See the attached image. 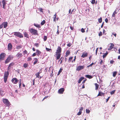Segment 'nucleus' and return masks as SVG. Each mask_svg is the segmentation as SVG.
<instances>
[{"label": "nucleus", "instance_id": "nucleus-1", "mask_svg": "<svg viewBox=\"0 0 120 120\" xmlns=\"http://www.w3.org/2000/svg\"><path fill=\"white\" fill-rule=\"evenodd\" d=\"M29 31L32 35H38V31L33 28H30L29 29Z\"/></svg>", "mask_w": 120, "mask_h": 120}, {"label": "nucleus", "instance_id": "nucleus-2", "mask_svg": "<svg viewBox=\"0 0 120 120\" xmlns=\"http://www.w3.org/2000/svg\"><path fill=\"white\" fill-rule=\"evenodd\" d=\"M9 74V73L8 71L5 72L4 78V82L5 83L6 82Z\"/></svg>", "mask_w": 120, "mask_h": 120}, {"label": "nucleus", "instance_id": "nucleus-3", "mask_svg": "<svg viewBox=\"0 0 120 120\" xmlns=\"http://www.w3.org/2000/svg\"><path fill=\"white\" fill-rule=\"evenodd\" d=\"M13 57L12 55H9L7 58L6 59L5 61V64L8 63L10 62L11 60L13 59Z\"/></svg>", "mask_w": 120, "mask_h": 120}, {"label": "nucleus", "instance_id": "nucleus-4", "mask_svg": "<svg viewBox=\"0 0 120 120\" xmlns=\"http://www.w3.org/2000/svg\"><path fill=\"white\" fill-rule=\"evenodd\" d=\"M14 34L17 37L21 38L23 37V36L22 34L19 32H15L14 33Z\"/></svg>", "mask_w": 120, "mask_h": 120}, {"label": "nucleus", "instance_id": "nucleus-5", "mask_svg": "<svg viewBox=\"0 0 120 120\" xmlns=\"http://www.w3.org/2000/svg\"><path fill=\"white\" fill-rule=\"evenodd\" d=\"M3 101L4 104L6 105L7 106H9L10 105V102L8 99H6L3 98Z\"/></svg>", "mask_w": 120, "mask_h": 120}, {"label": "nucleus", "instance_id": "nucleus-6", "mask_svg": "<svg viewBox=\"0 0 120 120\" xmlns=\"http://www.w3.org/2000/svg\"><path fill=\"white\" fill-rule=\"evenodd\" d=\"M6 54L4 53L3 52L1 53L0 55V60H4L5 57L6 56Z\"/></svg>", "mask_w": 120, "mask_h": 120}, {"label": "nucleus", "instance_id": "nucleus-7", "mask_svg": "<svg viewBox=\"0 0 120 120\" xmlns=\"http://www.w3.org/2000/svg\"><path fill=\"white\" fill-rule=\"evenodd\" d=\"M7 1L5 0H3L2 1L3 4V8L5 9L6 8V5L7 4Z\"/></svg>", "mask_w": 120, "mask_h": 120}, {"label": "nucleus", "instance_id": "nucleus-8", "mask_svg": "<svg viewBox=\"0 0 120 120\" xmlns=\"http://www.w3.org/2000/svg\"><path fill=\"white\" fill-rule=\"evenodd\" d=\"M11 81L13 83L16 84L17 83L18 80L16 78H14L11 80Z\"/></svg>", "mask_w": 120, "mask_h": 120}, {"label": "nucleus", "instance_id": "nucleus-9", "mask_svg": "<svg viewBox=\"0 0 120 120\" xmlns=\"http://www.w3.org/2000/svg\"><path fill=\"white\" fill-rule=\"evenodd\" d=\"M85 67L84 66H78L76 69V70L78 71H79L84 68Z\"/></svg>", "mask_w": 120, "mask_h": 120}, {"label": "nucleus", "instance_id": "nucleus-10", "mask_svg": "<svg viewBox=\"0 0 120 120\" xmlns=\"http://www.w3.org/2000/svg\"><path fill=\"white\" fill-rule=\"evenodd\" d=\"M64 91V88H60L58 90V92L59 94H63Z\"/></svg>", "mask_w": 120, "mask_h": 120}, {"label": "nucleus", "instance_id": "nucleus-11", "mask_svg": "<svg viewBox=\"0 0 120 120\" xmlns=\"http://www.w3.org/2000/svg\"><path fill=\"white\" fill-rule=\"evenodd\" d=\"M61 48L60 47L58 46V48L56 50V53H61Z\"/></svg>", "mask_w": 120, "mask_h": 120}, {"label": "nucleus", "instance_id": "nucleus-12", "mask_svg": "<svg viewBox=\"0 0 120 120\" xmlns=\"http://www.w3.org/2000/svg\"><path fill=\"white\" fill-rule=\"evenodd\" d=\"M16 57L19 59L20 58L22 57L23 56V55L22 53L18 52L16 55Z\"/></svg>", "mask_w": 120, "mask_h": 120}, {"label": "nucleus", "instance_id": "nucleus-13", "mask_svg": "<svg viewBox=\"0 0 120 120\" xmlns=\"http://www.w3.org/2000/svg\"><path fill=\"white\" fill-rule=\"evenodd\" d=\"M12 45L10 43L8 44V50H11L12 49Z\"/></svg>", "mask_w": 120, "mask_h": 120}, {"label": "nucleus", "instance_id": "nucleus-14", "mask_svg": "<svg viewBox=\"0 0 120 120\" xmlns=\"http://www.w3.org/2000/svg\"><path fill=\"white\" fill-rule=\"evenodd\" d=\"M61 55V53H56V60H58L60 57Z\"/></svg>", "mask_w": 120, "mask_h": 120}, {"label": "nucleus", "instance_id": "nucleus-15", "mask_svg": "<svg viewBox=\"0 0 120 120\" xmlns=\"http://www.w3.org/2000/svg\"><path fill=\"white\" fill-rule=\"evenodd\" d=\"M110 45L109 47V48L108 49L109 50H111L112 49L114 46V44L112 43H110Z\"/></svg>", "mask_w": 120, "mask_h": 120}, {"label": "nucleus", "instance_id": "nucleus-16", "mask_svg": "<svg viewBox=\"0 0 120 120\" xmlns=\"http://www.w3.org/2000/svg\"><path fill=\"white\" fill-rule=\"evenodd\" d=\"M23 34L24 37L28 38H29V34L27 32H24Z\"/></svg>", "mask_w": 120, "mask_h": 120}, {"label": "nucleus", "instance_id": "nucleus-17", "mask_svg": "<svg viewBox=\"0 0 120 120\" xmlns=\"http://www.w3.org/2000/svg\"><path fill=\"white\" fill-rule=\"evenodd\" d=\"M88 55V53L87 52H84L82 53L81 56V57L83 58H84L85 57H86Z\"/></svg>", "mask_w": 120, "mask_h": 120}, {"label": "nucleus", "instance_id": "nucleus-18", "mask_svg": "<svg viewBox=\"0 0 120 120\" xmlns=\"http://www.w3.org/2000/svg\"><path fill=\"white\" fill-rule=\"evenodd\" d=\"M41 53V52L39 50H36V53L37 56H39Z\"/></svg>", "mask_w": 120, "mask_h": 120}, {"label": "nucleus", "instance_id": "nucleus-19", "mask_svg": "<svg viewBox=\"0 0 120 120\" xmlns=\"http://www.w3.org/2000/svg\"><path fill=\"white\" fill-rule=\"evenodd\" d=\"M14 64H15L13 62L11 63L9 65L8 68V70L10 69L11 68V66H13Z\"/></svg>", "mask_w": 120, "mask_h": 120}, {"label": "nucleus", "instance_id": "nucleus-20", "mask_svg": "<svg viewBox=\"0 0 120 120\" xmlns=\"http://www.w3.org/2000/svg\"><path fill=\"white\" fill-rule=\"evenodd\" d=\"M70 51L69 50H67L66 53V55L65 56L66 57H67L70 54Z\"/></svg>", "mask_w": 120, "mask_h": 120}, {"label": "nucleus", "instance_id": "nucleus-21", "mask_svg": "<svg viewBox=\"0 0 120 120\" xmlns=\"http://www.w3.org/2000/svg\"><path fill=\"white\" fill-rule=\"evenodd\" d=\"M104 93H103L101 92H99L97 96H102L103 95L104 96Z\"/></svg>", "mask_w": 120, "mask_h": 120}, {"label": "nucleus", "instance_id": "nucleus-22", "mask_svg": "<svg viewBox=\"0 0 120 120\" xmlns=\"http://www.w3.org/2000/svg\"><path fill=\"white\" fill-rule=\"evenodd\" d=\"M2 23L3 24L4 27V28H6L8 26V22H3Z\"/></svg>", "mask_w": 120, "mask_h": 120}, {"label": "nucleus", "instance_id": "nucleus-23", "mask_svg": "<svg viewBox=\"0 0 120 120\" xmlns=\"http://www.w3.org/2000/svg\"><path fill=\"white\" fill-rule=\"evenodd\" d=\"M84 78L83 77H81L79 79L78 81V83H80L81 81L84 79Z\"/></svg>", "mask_w": 120, "mask_h": 120}, {"label": "nucleus", "instance_id": "nucleus-24", "mask_svg": "<svg viewBox=\"0 0 120 120\" xmlns=\"http://www.w3.org/2000/svg\"><path fill=\"white\" fill-rule=\"evenodd\" d=\"M41 73V72H40V71L39 72H37L35 74V75H36V77L38 78H39V74Z\"/></svg>", "mask_w": 120, "mask_h": 120}, {"label": "nucleus", "instance_id": "nucleus-25", "mask_svg": "<svg viewBox=\"0 0 120 120\" xmlns=\"http://www.w3.org/2000/svg\"><path fill=\"white\" fill-rule=\"evenodd\" d=\"M94 85L95 86V89L98 90L99 88V85L97 83H95Z\"/></svg>", "mask_w": 120, "mask_h": 120}, {"label": "nucleus", "instance_id": "nucleus-26", "mask_svg": "<svg viewBox=\"0 0 120 120\" xmlns=\"http://www.w3.org/2000/svg\"><path fill=\"white\" fill-rule=\"evenodd\" d=\"M85 77L89 79H91L93 77L92 76L89 75H86L85 76Z\"/></svg>", "mask_w": 120, "mask_h": 120}, {"label": "nucleus", "instance_id": "nucleus-27", "mask_svg": "<svg viewBox=\"0 0 120 120\" xmlns=\"http://www.w3.org/2000/svg\"><path fill=\"white\" fill-rule=\"evenodd\" d=\"M116 10L115 11H114V12L113 13L112 15V16L113 17H115V14H116L117 13V12L116 11Z\"/></svg>", "mask_w": 120, "mask_h": 120}, {"label": "nucleus", "instance_id": "nucleus-28", "mask_svg": "<svg viewBox=\"0 0 120 120\" xmlns=\"http://www.w3.org/2000/svg\"><path fill=\"white\" fill-rule=\"evenodd\" d=\"M108 54V52L107 51L106 53H104L103 55V58H104L106 57V56Z\"/></svg>", "mask_w": 120, "mask_h": 120}, {"label": "nucleus", "instance_id": "nucleus-29", "mask_svg": "<svg viewBox=\"0 0 120 120\" xmlns=\"http://www.w3.org/2000/svg\"><path fill=\"white\" fill-rule=\"evenodd\" d=\"M34 26H36V27H38V28H41V26L40 25L38 24H34Z\"/></svg>", "mask_w": 120, "mask_h": 120}, {"label": "nucleus", "instance_id": "nucleus-30", "mask_svg": "<svg viewBox=\"0 0 120 120\" xmlns=\"http://www.w3.org/2000/svg\"><path fill=\"white\" fill-rule=\"evenodd\" d=\"M56 13L54 15L53 17V21L56 22Z\"/></svg>", "mask_w": 120, "mask_h": 120}, {"label": "nucleus", "instance_id": "nucleus-31", "mask_svg": "<svg viewBox=\"0 0 120 120\" xmlns=\"http://www.w3.org/2000/svg\"><path fill=\"white\" fill-rule=\"evenodd\" d=\"M117 72L116 71H114L113 73V77H115L117 74Z\"/></svg>", "mask_w": 120, "mask_h": 120}, {"label": "nucleus", "instance_id": "nucleus-32", "mask_svg": "<svg viewBox=\"0 0 120 120\" xmlns=\"http://www.w3.org/2000/svg\"><path fill=\"white\" fill-rule=\"evenodd\" d=\"M73 57H71L69 58L68 61L69 62H71L72 61V60L73 59Z\"/></svg>", "mask_w": 120, "mask_h": 120}, {"label": "nucleus", "instance_id": "nucleus-33", "mask_svg": "<svg viewBox=\"0 0 120 120\" xmlns=\"http://www.w3.org/2000/svg\"><path fill=\"white\" fill-rule=\"evenodd\" d=\"M28 65L27 63H25L24 64L23 67L25 68H26L28 67Z\"/></svg>", "mask_w": 120, "mask_h": 120}, {"label": "nucleus", "instance_id": "nucleus-34", "mask_svg": "<svg viewBox=\"0 0 120 120\" xmlns=\"http://www.w3.org/2000/svg\"><path fill=\"white\" fill-rule=\"evenodd\" d=\"M98 22L99 23H101L102 22V19L101 17L99 19H98Z\"/></svg>", "mask_w": 120, "mask_h": 120}, {"label": "nucleus", "instance_id": "nucleus-35", "mask_svg": "<svg viewBox=\"0 0 120 120\" xmlns=\"http://www.w3.org/2000/svg\"><path fill=\"white\" fill-rule=\"evenodd\" d=\"M45 22V20H43L41 23V25H43Z\"/></svg>", "mask_w": 120, "mask_h": 120}, {"label": "nucleus", "instance_id": "nucleus-36", "mask_svg": "<svg viewBox=\"0 0 120 120\" xmlns=\"http://www.w3.org/2000/svg\"><path fill=\"white\" fill-rule=\"evenodd\" d=\"M22 48V46L21 45H18L16 46V49H19Z\"/></svg>", "mask_w": 120, "mask_h": 120}, {"label": "nucleus", "instance_id": "nucleus-37", "mask_svg": "<svg viewBox=\"0 0 120 120\" xmlns=\"http://www.w3.org/2000/svg\"><path fill=\"white\" fill-rule=\"evenodd\" d=\"M46 50L47 51L50 52V51H52V49H49L47 47L46 48Z\"/></svg>", "mask_w": 120, "mask_h": 120}, {"label": "nucleus", "instance_id": "nucleus-38", "mask_svg": "<svg viewBox=\"0 0 120 120\" xmlns=\"http://www.w3.org/2000/svg\"><path fill=\"white\" fill-rule=\"evenodd\" d=\"M34 45L37 47H38L39 46V44L38 43H35L34 44Z\"/></svg>", "mask_w": 120, "mask_h": 120}, {"label": "nucleus", "instance_id": "nucleus-39", "mask_svg": "<svg viewBox=\"0 0 120 120\" xmlns=\"http://www.w3.org/2000/svg\"><path fill=\"white\" fill-rule=\"evenodd\" d=\"M38 10H39V11L41 12H43V9H42L41 8H39L38 9Z\"/></svg>", "mask_w": 120, "mask_h": 120}, {"label": "nucleus", "instance_id": "nucleus-40", "mask_svg": "<svg viewBox=\"0 0 120 120\" xmlns=\"http://www.w3.org/2000/svg\"><path fill=\"white\" fill-rule=\"evenodd\" d=\"M115 91H116L115 90L112 91L110 92V94H111V95H112V94H114L115 92Z\"/></svg>", "mask_w": 120, "mask_h": 120}, {"label": "nucleus", "instance_id": "nucleus-41", "mask_svg": "<svg viewBox=\"0 0 120 120\" xmlns=\"http://www.w3.org/2000/svg\"><path fill=\"white\" fill-rule=\"evenodd\" d=\"M63 69H61V68L59 70L58 73V75H59L60 74V73L62 71V70Z\"/></svg>", "mask_w": 120, "mask_h": 120}, {"label": "nucleus", "instance_id": "nucleus-42", "mask_svg": "<svg viewBox=\"0 0 120 120\" xmlns=\"http://www.w3.org/2000/svg\"><path fill=\"white\" fill-rule=\"evenodd\" d=\"M76 59V56H75L74 57V58L73 60H72L71 61L72 63H73L75 62V60Z\"/></svg>", "mask_w": 120, "mask_h": 120}, {"label": "nucleus", "instance_id": "nucleus-43", "mask_svg": "<svg viewBox=\"0 0 120 120\" xmlns=\"http://www.w3.org/2000/svg\"><path fill=\"white\" fill-rule=\"evenodd\" d=\"M90 112V111L88 109H86V112L87 113H89Z\"/></svg>", "mask_w": 120, "mask_h": 120}, {"label": "nucleus", "instance_id": "nucleus-44", "mask_svg": "<svg viewBox=\"0 0 120 120\" xmlns=\"http://www.w3.org/2000/svg\"><path fill=\"white\" fill-rule=\"evenodd\" d=\"M32 59V58H31L30 57H29L27 58V61H31V60Z\"/></svg>", "mask_w": 120, "mask_h": 120}, {"label": "nucleus", "instance_id": "nucleus-45", "mask_svg": "<svg viewBox=\"0 0 120 120\" xmlns=\"http://www.w3.org/2000/svg\"><path fill=\"white\" fill-rule=\"evenodd\" d=\"M94 64L93 63H92L91 64H90V65H89L88 66H87V67L88 68H89V67H90L91 66H92Z\"/></svg>", "mask_w": 120, "mask_h": 120}, {"label": "nucleus", "instance_id": "nucleus-46", "mask_svg": "<svg viewBox=\"0 0 120 120\" xmlns=\"http://www.w3.org/2000/svg\"><path fill=\"white\" fill-rule=\"evenodd\" d=\"M83 108L82 107H81V108L80 109H79V112H82V111L83 110Z\"/></svg>", "mask_w": 120, "mask_h": 120}, {"label": "nucleus", "instance_id": "nucleus-47", "mask_svg": "<svg viewBox=\"0 0 120 120\" xmlns=\"http://www.w3.org/2000/svg\"><path fill=\"white\" fill-rule=\"evenodd\" d=\"M47 39V37L46 36H44V41H46Z\"/></svg>", "mask_w": 120, "mask_h": 120}, {"label": "nucleus", "instance_id": "nucleus-48", "mask_svg": "<svg viewBox=\"0 0 120 120\" xmlns=\"http://www.w3.org/2000/svg\"><path fill=\"white\" fill-rule=\"evenodd\" d=\"M95 0H92L91 2V3L92 4H94L95 3Z\"/></svg>", "mask_w": 120, "mask_h": 120}, {"label": "nucleus", "instance_id": "nucleus-49", "mask_svg": "<svg viewBox=\"0 0 120 120\" xmlns=\"http://www.w3.org/2000/svg\"><path fill=\"white\" fill-rule=\"evenodd\" d=\"M81 31L82 33H84L85 32L84 29L83 28H82L81 29Z\"/></svg>", "mask_w": 120, "mask_h": 120}, {"label": "nucleus", "instance_id": "nucleus-50", "mask_svg": "<svg viewBox=\"0 0 120 120\" xmlns=\"http://www.w3.org/2000/svg\"><path fill=\"white\" fill-rule=\"evenodd\" d=\"M38 60H35L34 63V64L35 65V64H36L37 63V62H38Z\"/></svg>", "mask_w": 120, "mask_h": 120}, {"label": "nucleus", "instance_id": "nucleus-51", "mask_svg": "<svg viewBox=\"0 0 120 120\" xmlns=\"http://www.w3.org/2000/svg\"><path fill=\"white\" fill-rule=\"evenodd\" d=\"M99 36H101L102 35V32H100L99 34Z\"/></svg>", "mask_w": 120, "mask_h": 120}, {"label": "nucleus", "instance_id": "nucleus-52", "mask_svg": "<svg viewBox=\"0 0 120 120\" xmlns=\"http://www.w3.org/2000/svg\"><path fill=\"white\" fill-rule=\"evenodd\" d=\"M82 113V112H79L77 113V115L78 116L80 115Z\"/></svg>", "mask_w": 120, "mask_h": 120}, {"label": "nucleus", "instance_id": "nucleus-53", "mask_svg": "<svg viewBox=\"0 0 120 120\" xmlns=\"http://www.w3.org/2000/svg\"><path fill=\"white\" fill-rule=\"evenodd\" d=\"M87 79H86L83 80L82 81V83H83V84H84V83H85V81Z\"/></svg>", "mask_w": 120, "mask_h": 120}, {"label": "nucleus", "instance_id": "nucleus-54", "mask_svg": "<svg viewBox=\"0 0 120 120\" xmlns=\"http://www.w3.org/2000/svg\"><path fill=\"white\" fill-rule=\"evenodd\" d=\"M71 45V43H69L67 45L69 47H70Z\"/></svg>", "mask_w": 120, "mask_h": 120}, {"label": "nucleus", "instance_id": "nucleus-55", "mask_svg": "<svg viewBox=\"0 0 120 120\" xmlns=\"http://www.w3.org/2000/svg\"><path fill=\"white\" fill-rule=\"evenodd\" d=\"M23 52H24V53H25V54H27V51L26 50H24V51H23Z\"/></svg>", "mask_w": 120, "mask_h": 120}, {"label": "nucleus", "instance_id": "nucleus-56", "mask_svg": "<svg viewBox=\"0 0 120 120\" xmlns=\"http://www.w3.org/2000/svg\"><path fill=\"white\" fill-rule=\"evenodd\" d=\"M36 53H34L32 55V56L33 57L34 56H36Z\"/></svg>", "mask_w": 120, "mask_h": 120}, {"label": "nucleus", "instance_id": "nucleus-57", "mask_svg": "<svg viewBox=\"0 0 120 120\" xmlns=\"http://www.w3.org/2000/svg\"><path fill=\"white\" fill-rule=\"evenodd\" d=\"M3 24L2 23L0 25V29L2 28L3 27Z\"/></svg>", "mask_w": 120, "mask_h": 120}, {"label": "nucleus", "instance_id": "nucleus-58", "mask_svg": "<svg viewBox=\"0 0 120 120\" xmlns=\"http://www.w3.org/2000/svg\"><path fill=\"white\" fill-rule=\"evenodd\" d=\"M104 22H103L102 23V25L101 26V28H102L103 26V25L104 24Z\"/></svg>", "mask_w": 120, "mask_h": 120}, {"label": "nucleus", "instance_id": "nucleus-59", "mask_svg": "<svg viewBox=\"0 0 120 120\" xmlns=\"http://www.w3.org/2000/svg\"><path fill=\"white\" fill-rule=\"evenodd\" d=\"M105 21L106 23H108V19L107 18L105 19Z\"/></svg>", "mask_w": 120, "mask_h": 120}, {"label": "nucleus", "instance_id": "nucleus-60", "mask_svg": "<svg viewBox=\"0 0 120 120\" xmlns=\"http://www.w3.org/2000/svg\"><path fill=\"white\" fill-rule=\"evenodd\" d=\"M48 97V96H45L44 97V98L43 99V100H42V101H44L45 99L47 98Z\"/></svg>", "mask_w": 120, "mask_h": 120}, {"label": "nucleus", "instance_id": "nucleus-61", "mask_svg": "<svg viewBox=\"0 0 120 120\" xmlns=\"http://www.w3.org/2000/svg\"><path fill=\"white\" fill-rule=\"evenodd\" d=\"M114 62V61L113 60H111L110 61V64H112Z\"/></svg>", "mask_w": 120, "mask_h": 120}, {"label": "nucleus", "instance_id": "nucleus-62", "mask_svg": "<svg viewBox=\"0 0 120 120\" xmlns=\"http://www.w3.org/2000/svg\"><path fill=\"white\" fill-rule=\"evenodd\" d=\"M112 34L114 35L115 37H116V33H112Z\"/></svg>", "mask_w": 120, "mask_h": 120}, {"label": "nucleus", "instance_id": "nucleus-63", "mask_svg": "<svg viewBox=\"0 0 120 120\" xmlns=\"http://www.w3.org/2000/svg\"><path fill=\"white\" fill-rule=\"evenodd\" d=\"M103 63V60H101L100 61V64H101Z\"/></svg>", "mask_w": 120, "mask_h": 120}, {"label": "nucleus", "instance_id": "nucleus-64", "mask_svg": "<svg viewBox=\"0 0 120 120\" xmlns=\"http://www.w3.org/2000/svg\"><path fill=\"white\" fill-rule=\"evenodd\" d=\"M70 29H71V30H73V29H74L73 27H72L71 26L70 27Z\"/></svg>", "mask_w": 120, "mask_h": 120}]
</instances>
